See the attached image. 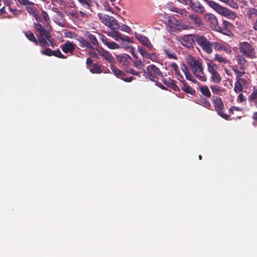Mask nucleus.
Instances as JSON below:
<instances>
[{
  "instance_id": "obj_1",
  "label": "nucleus",
  "mask_w": 257,
  "mask_h": 257,
  "mask_svg": "<svg viewBox=\"0 0 257 257\" xmlns=\"http://www.w3.org/2000/svg\"><path fill=\"white\" fill-rule=\"evenodd\" d=\"M186 59L195 76L201 81H206L207 76L204 72L202 60L196 59L190 55L187 56Z\"/></svg>"
},
{
  "instance_id": "obj_2",
  "label": "nucleus",
  "mask_w": 257,
  "mask_h": 257,
  "mask_svg": "<svg viewBox=\"0 0 257 257\" xmlns=\"http://www.w3.org/2000/svg\"><path fill=\"white\" fill-rule=\"evenodd\" d=\"M98 16L101 23L110 28V31L109 32H118L119 24L113 17L102 14H98Z\"/></svg>"
},
{
  "instance_id": "obj_3",
  "label": "nucleus",
  "mask_w": 257,
  "mask_h": 257,
  "mask_svg": "<svg viewBox=\"0 0 257 257\" xmlns=\"http://www.w3.org/2000/svg\"><path fill=\"white\" fill-rule=\"evenodd\" d=\"M195 42H196L202 49V50L208 54L212 53V42L209 41L207 39L203 36L196 35L195 36Z\"/></svg>"
},
{
  "instance_id": "obj_4",
  "label": "nucleus",
  "mask_w": 257,
  "mask_h": 257,
  "mask_svg": "<svg viewBox=\"0 0 257 257\" xmlns=\"http://www.w3.org/2000/svg\"><path fill=\"white\" fill-rule=\"evenodd\" d=\"M107 35L113 38L115 41L120 40L121 41V47L125 49H128L130 46L129 44L133 43L131 38L128 36H123L118 32H108Z\"/></svg>"
},
{
  "instance_id": "obj_5",
  "label": "nucleus",
  "mask_w": 257,
  "mask_h": 257,
  "mask_svg": "<svg viewBox=\"0 0 257 257\" xmlns=\"http://www.w3.org/2000/svg\"><path fill=\"white\" fill-rule=\"evenodd\" d=\"M239 49L240 52L247 57L253 58L255 56L254 49L247 42L240 43Z\"/></svg>"
},
{
  "instance_id": "obj_6",
  "label": "nucleus",
  "mask_w": 257,
  "mask_h": 257,
  "mask_svg": "<svg viewBox=\"0 0 257 257\" xmlns=\"http://www.w3.org/2000/svg\"><path fill=\"white\" fill-rule=\"evenodd\" d=\"M52 11L55 13L53 15V20L54 22L62 27H65V20L64 19V15L62 12L58 10V9L53 7Z\"/></svg>"
},
{
  "instance_id": "obj_7",
  "label": "nucleus",
  "mask_w": 257,
  "mask_h": 257,
  "mask_svg": "<svg viewBox=\"0 0 257 257\" xmlns=\"http://www.w3.org/2000/svg\"><path fill=\"white\" fill-rule=\"evenodd\" d=\"M213 101L215 105V110L217 111L218 114L222 118L227 119L229 116L223 113V103L221 99L217 96L213 97Z\"/></svg>"
},
{
  "instance_id": "obj_8",
  "label": "nucleus",
  "mask_w": 257,
  "mask_h": 257,
  "mask_svg": "<svg viewBox=\"0 0 257 257\" xmlns=\"http://www.w3.org/2000/svg\"><path fill=\"white\" fill-rule=\"evenodd\" d=\"M147 71V75L151 80H153V78L157 76H163L162 73L154 65L148 66Z\"/></svg>"
},
{
  "instance_id": "obj_9",
  "label": "nucleus",
  "mask_w": 257,
  "mask_h": 257,
  "mask_svg": "<svg viewBox=\"0 0 257 257\" xmlns=\"http://www.w3.org/2000/svg\"><path fill=\"white\" fill-rule=\"evenodd\" d=\"M99 39L102 42L104 45L110 49L114 50L118 49L120 48V46L118 44L113 41H110L104 35H100Z\"/></svg>"
},
{
  "instance_id": "obj_10",
  "label": "nucleus",
  "mask_w": 257,
  "mask_h": 257,
  "mask_svg": "<svg viewBox=\"0 0 257 257\" xmlns=\"http://www.w3.org/2000/svg\"><path fill=\"white\" fill-rule=\"evenodd\" d=\"M188 5L194 11L197 13L202 14L204 12V7L198 1L190 0Z\"/></svg>"
},
{
  "instance_id": "obj_11",
  "label": "nucleus",
  "mask_w": 257,
  "mask_h": 257,
  "mask_svg": "<svg viewBox=\"0 0 257 257\" xmlns=\"http://www.w3.org/2000/svg\"><path fill=\"white\" fill-rule=\"evenodd\" d=\"M26 8L28 13L32 15L37 22L41 21V18L39 16V12L35 7L34 4L28 5Z\"/></svg>"
},
{
  "instance_id": "obj_12",
  "label": "nucleus",
  "mask_w": 257,
  "mask_h": 257,
  "mask_svg": "<svg viewBox=\"0 0 257 257\" xmlns=\"http://www.w3.org/2000/svg\"><path fill=\"white\" fill-rule=\"evenodd\" d=\"M190 23L195 27H200L203 25L202 21L200 17L195 14H190L188 16Z\"/></svg>"
},
{
  "instance_id": "obj_13",
  "label": "nucleus",
  "mask_w": 257,
  "mask_h": 257,
  "mask_svg": "<svg viewBox=\"0 0 257 257\" xmlns=\"http://www.w3.org/2000/svg\"><path fill=\"white\" fill-rule=\"evenodd\" d=\"M181 69L183 72L184 74L185 75L186 78L192 82L193 83L196 84L197 83V80L194 78V77L192 75L191 73L189 71L187 67L184 64H182L181 65Z\"/></svg>"
},
{
  "instance_id": "obj_14",
  "label": "nucleus",
  "mask_w": 257,
  "mask_h": 257,
  "mask_svg": "<svg viewBox=\"0 0 257 257\" xmlns=\"http://www.w3.org/2000/svg\"><path fill=\"white\" fill-rule=\"evenodd\" d=\"M195 35L184 36L182 40V44L187 48H191L192 46V42H195Z\"/></svg>"
},
{
  "instance_id": "obj_15",
  "label": "nucleus",
  "mask_w": 257,
  "mask_h": 257,
  "mask_svg": "<svg viewBox=\"0 0 257 257\" xmlns=\"http://www.w3.org/2000/svg\"><path fill=\"white\" fill-rule=\"evenodd\" d=\"M135 36L139 41H140L143 45L146 46L148 49L150 50L153 49V45L147 37L139 34H136Z\"/></svg>"
},
{
  "instance_id": "obj_16",
  "label": "nucleus",
  "mask_w": 257,
  "mask_h": 257,
  "mask_svg": "<svg viewBox=\"0 0 257 257\" xmlns=\"http://www.w3.org/2000/svg\"><path fill=\"white\" fill-rule=\"evenodd\" d=\"M61 49L65 53L72 54L75 50V46L72 43L67 42L62 45Z\"/></svg>"
},
{
  "instance_id": "obj_17",
  "label": "nucleus",
  "mask_w": 257,
  "mask_h": 257,
  "mask_svg": "<svg viewBox=\"0 0 257 257\" xmlns=\"http://www.w3.org/2000/svg\"><path fill=\"white\" fill-rule=\"evenodd\" d=\"M98 52L99 54L108 62L111 63L114 61L113 57L108 51L102 49L100 50H98Z\"/></svg>"
},
{
  "instance_id": "obj_18",
  "label": "nucleus",
  "mask_w": 257,
  "mask_h": 257,
  "mask_svg": "<svg viewBox=\"0 0 257 257\" xmlns=\"http://www.w3.org/2000/svg\"><path fill=\"white\" fill-rule=\"evenodd\" d=\"M131 57L127 54L120 55L117 57V60L123 65H128L131 60Z\"/></svg>"
},
{
  "instance_id": "obj_19",
  "label": "nucleus",
  "mask_w": 257,
  "mask_h": 257,
  "mask_svg": "<svg viewBox=\"0 0 257 257\" xmlns=\"http://www.w3.org/2000/svg\"><path fill=\"white\" fill-rule=\"evenodd\" d=\"M204 19L206 21L210 22L214 26L218 25V20L217 18L212 14L208 13L204 16Z\"/></svg>"
},
{
  "instance_id": "obj_20",
  "label": "nucleus",
  "mask_w": 257,
  "mask_h": 257,
  "mask_svg": "<svg viewBox=\"0 0 257 257\" xmlns=\"http://www.w3.org/2000/svg\"><path fill=\"white\" fill-rule=\"evenodd\" d=\"M214 59L216 61L221 65L224 66L225 64H229V60L223 57L219 54H215L214 55Z\"/></svg>"
},
{
  "instance_id": "obj_21",
  "label": "nucleus",
  "mask_w": 257,
  "mask_h": 257,
  "mask_svg": "<svg viewBox=\"0 0 257 257\" xmlns=\"http://www.w3.org/2000/svg\"><path fill=\"white\" fill-rule=\"evenodd\" d=\"M212 47H213L214 49L216 51L224 50L227 53H230L231 52L230 50L226 48L221 44L216 42L212 43Z\"/></svg>"
},
{
  "instance_id": "obj_22",
  "label": "nucleus",
  "mask_w": 257,
  "mask_h": 257,
  "mask_svg": "<svg viewBox=\"0 0 257 257\" xmlns=\"http://www.w3.org/2000/svg\"><path fill=\"white\" fill-rule=\"evenodd\" d=\"M207 67L208 71L212 74L217 71V66L211 60L209 61L207 63Z\"/></svg>"
},
{
  "instance_id": "obj_23",
  "label": "nucleus",
  "mask_w": 257,
  "mask_h": 257,
  "mask_svg": "<svg viewBox=\"0 0 257 257\" xmlns=\"http://www.w3.org/2000/svg\"><path fill=\"white\" fill-rule=\"evenodd\" d=\"M111 70H112L114 75L118 78H122L125 75V73L121 71L114 66H111Z\"/></svg>"
},
{
  "instance_id": "obj_24",
  "label": "nucleus",
  "mask_w": 257,
  "mask_h": 257,
  "mask_svg": "<svg viewBox=\"0 0 257 257\" xmlns=\"http://www.w3.org/2000/svg\"><path fill=\"white\" fill-rule=\"evenodd\" d=\"M200 90L201 93L204 96L210 98L211 97V94L210 92V91L207 86H201L200 87Z\"/></svg>"
},
{
  "instance_id": "obj_25",
  "label": "nucleus",
  "mask_w": 257,
  "mask_h": 257,
  "mask_svg": "<svg viewBox=\"0 0 257 257\" xmlns=\"http://www.w3.org/2000/svg\"><path fill=\"white\" fill-rule=\"evenodd\" d=\"M211 74V79L214 83L217 84H219L220 83L221 80V77L217 71Z\"/></svg>"
},
{
  "instance_id": "obj_26",
  "label": "nucleus",
  "mask_w": 257,
  "mask_h": 257,
  "mask_svg": "<svg viewBox=\"0 0 257 257\" xmlns=\"http://www.w3.org/2000/svg\"><path fill=\"white\" fill-rule=\"evenodd\" d=\"M183 83V86L182 87V89L187 93H188L191 94H193L195 92V90L192 89L190 86L187 85L186 83L185 82V81L183 80L182 81Z\"/></svg>"
},
{
  "instance_id": "obj_27",
  "label": "nucleus",
  "mask_w": 257,
  "mask_h": 257,
  "mask_svg": "<svg viewBox=\"0 0 257 257\" xmlns=\"http://www.w3.org/2000/svg\"><path fill=\"white\" fill-rule=\"evenodd\" d=\"M25 35L29 40L34 42L36 45H38V40L36 39L35 36L31 32H25Z\"/></svg>"
},
{
  "instance_id": "obj_28",
  "label": "nucleus",
  "mask_w": 257,
  "mask_h": 257,
  "mask_svg": "<svg viewBox=\"0 0 257 257\" xmlns=\"http://www.w3.org/2000/svg\"><path fill=\"white\" fill-rule=\"evenodd\" d=\"M219 1L224 3L226 5L229 6V7L234 8V9H238V4L235 2L233 0H219Z\"/></svg>"
},
{
  "instance_id": "obj_29",
  "label": "nucleus",
  "mask_w": 257,
  "mask_h": 257,
  "mask_svg": "<svg viewBox=\"0 0 257 257\" xmlns=\"http://www.w3.org/2000/svg\"><path fill=\"white\" fill-rule=\"evenodd\" d=\"M76 40L81 44H82L83 46L86 47L87 48H92V46L89 43V42L85 40L83 37L78 36Z\"/></svg>"
},
{
  "instance_id": "obj_30",
  "label": "nucleus",
  "mask_w": 257,
  "mask_h": 257,
  "mask_svg": "<svg viewBox=\"0 0 257 257\" xmlns=\"http://www.w3.org/2000/svg\"><path fill=\"white\" fill-rule=\"evenodd\" d=\"M77 1L82 7L87 9L90 8L91 3V0H77Z\"/></svg>"
},
{
  "instance_id": "obj_31",
  "label": "nucleus",
  "mask_w": 257,
  "mask_h": 257,
  "mask_svg": "<svg viewBox=\"0 0 257 257\" xmlns=\"http://www.w3.org/2000/svg\"><path fill=\"white\" fill-rule=\"evenodd\" d=\"M210 88L212 92L214 94H219L224 91V89L221 88L219 86L216 85H211Z\"/></svg>"
},
{
  "instance_id": "obj_32",
  "label": "nucleus",
  "mask_w": 257,
  "mask_h": 257,
  "mask_svg": "<svg viewBox=\"0 0 257 257\" xmlns=\"http://www.w3.org/2000/svg\"><path fill=\"white\" fill-rule=\"evenodd\" d=\"M39 34L41 38L44 39H47L51 36L49 31H47L45 28L39 32Z\"/></svg>"
},
{
  "instance_id": "obj_33",
  "label": "nucleus",
  "mask_w": 257,
  "mask_h": 257,
  "mask_svg": "<svg viewBox=\"0 0 257 257\" xmlns=\"http://www.w3.org/2000/svg\"><path fill=\"white\" fill-rule=\"evenodd\" d=\"M90 71L92 73H99L101 72L100 67L95 64H93V67L90 69Z\"/></svg>"
},
{
  "instance_id": "obj_34",
  "label": "nucleus",
  "mask_w": 257,
  "mask_h": 257,
  "mask_svg": "<svg viewBox=\"0 0 257 257\" xmlns=\"http://www.w3.org/2000/svg\"><path fill=\"white\" fill-rule=\"evenodd\" d=\"M88 37L89 38V39L90 41H91V42L94 46H98V41H97V40L96 39V38L95 37V36H94L92 34H89L88 35Z\"/></svg>"
},
{
  "instance_id": "obj_35",
  "label": "nucleus",
  "mask_w": 257,
  "mask_h": 257,
  "mask_svg": "<svg viewBox=\"0 0 257 257\" xmlns=\"http://www.w3.org/2000/svg\"><path fill=\"white\" fill-rule=\"evenodd\" d=\"M38 45L41 47L44 48L48 46V42L46 38H41V39L38 40Z\"/></svg>"
},
{
  "instance_id": "obj_36",
  "label": "nucleus",
  "mask_w": 257,
  "mask_h": 257,
  "mask_svg": "<svg viewBox=\"0 0 257 257\" xmlns=\"http://www.w3.org/2000/svg\"><path fill=\"white\" fill-rule=\"evenodd\" d=\"M233 70L236 75V79H238V78H241L240 77L242 76L245 74V72L244 71H239L235 66L233 67Z\"/></svg>"
},
{
  "instance_id": "obj_37",
  "label": "nucleus",
  "mask_w": 257,
  "mask_h": 257,
  "mask_svg": "<svg viewBox=\"0 0 257 257\" xmlns=\"http://www.w3.org/2000/svg\"><path fill=\"white\" fill-rule=\"evenodd\" d=\"M42 16L44 21L49 24L50 22V19L48 13L44 10H42Z\"/></svg>"
},
{
  "instance_id": "obj_38",
  "label": "nucleus",
  "mask_w": 257,
  "mask_h": 257,
  "mask_svg": "<svg viewBox=\"0 0 257 257\" xmlns=\"http://www.w3.org/2000/svg\"><path fill=\"white\" fill-rule=\"evenodd\" d=\"M133 64L134 66L137 68L142 69L143 67H144V64L143 63L142 61L140 60H134Z\"/></svg>"
},
{
  "instance_id": "obj_39",
  "label": "nucleus",
  "mask_w": 257,
  "mask_h": 257,
  "mask_svg": "<svg viewBox=\"0 0 257 257\" xmlns=\"http://www.w3.org/2000/svg\"><path fill=\"white\" fill-rule=\"evenodd\" d=\"M64 36L66 38L71 39H77L78 36L74 33L71 31H68L64 33Z\"/></svg>"
},
{
  "instance_id": "obj_40",
  "label": "nucleus",
  "mask_w": 257,
  "mask_h": 257,
  "mask_svg": "<svg viewBox=\"0 0 257 257\" xmlns=\"http://www.w3.org/2000/svg\"><path fill=\"white\" fill-rule=\"evenodd\" d=\"M243 87L236 81L234 84V90L236 93H240L242 91Z\"/></svg>"
},
{
  "instance_id": "obj_41",
  "label": "nucleus",
  "mask_w": 257,
  "mask_h": 257,
  "mask_svg": "<svg viewBox=\"0 0 257 257\" xmlns=\"http://www.w3.org/2000/svg\"><path fill=\"white\" fill-rule=\"evenodd\" d=\"M236 60L238 63V64L240 65H244L246 62L245 59L240 55H238L236 57Z\"/></svg>"
},
{
  "instance_id": "obj_42",
  "label": "nucleus",
  "mask_w": 257,
  "mask_h": 257,
  "mask_svg": "<svg viewBox=\"0 0 257 257\" xmlns=\"http://www.w3.org/2000/svg\"><path fill=\"white\" fill-rule=\"evenodd\" d=\"M17 2L21 5H24L25 7L30 5H34V3L29 0H17Z\"/></svg>"
},
{
  "instance_id": "obj_43",
  "label": "nucleus",
  "mask_w": 257,
  "mask_h": 257,
  "mask_svg": "<svg viewBox=\"0 0 257 257\" xmlns=\"http://www.w3.org/2000/svg\"><path fill=\"white\" fill-rule=\"evenodd\" d=\"M41 54L48 56H51L53 55V51L49 48H47L46 49L42 51Z\"/></svg>"
},
{
  "instance_id": "obj_44",
  "label": "nucleus",
  "mask_w": 257,
  "mask_h": 257,
  "mask_svg": "<svg viewBox=\"0 0 257 257\" xmlns=\"http://www.w3.org/2000/svg\"><path fill=\"white\" fill-rule=\"evenodd\" d=\"M53 55L61 58H65V57L61 53L59 50L53 51Z\"/></svg>"
},
{
  "instance_id": "obj_45",
  "label": "nucleus",
  "mask_w": 257,
  "mask_h": 257,
  "mask_svg": "<svg viewBox=\"0 0 257 257\" xmlns=\"http://www.w3.org/2000/svg\"><path fill=\"white\" fill-rule=\"evenodd\" d=\"M171 66L173 68V69L174 70L176 74L177 75H178V76H180V77L181 78H183L182 76L180 75L179 70V68H178V67L176 63H172L171 64Z\"/></svg>"
},
{
  "instance_id": "obj_46",
  "label": "nucleus",
  "mask_w": 257,
  "mask_h": 257,
  "mask_svg": "<svg viewBox=\"0 0 257 257\" xmlns=\"http://www.w3.org/2000/svg\"><path fill=\"white\" fill-rule=\"evenodd\" d=\"M46 39L48 42V46H51L52 47L54 48L55 46V40L52 38L51 36Z\"/></svg>"
},
{
  "instance_id": "obj_47",
  "label": "nucleus",
  "mask_w": 257,
  "mask_h": 257,
  "mask_svg": "<svg viewBox=\"0 0 257 257\" xmlns=\"http://www.w3.org/2000/svg\"><path fill=\"white\" fill-rule=\"evenodd\" d=\"M242 87H246L247 85L246 81L243 78H238L237 81Z\"/></svg>"
},
{
  "instance_id": "obj_48",
  "label": "nucleus",
  "mask_w": 257,
  "mask_h": 257,
  "mask_svg": "<svg viewBox=\"0 0 257 257\" xmlns=\"http://www.w3.org/2000/svg\"><path fill=\"white\" fill-rule=\"evenodd\" d=\"M120 29L122 31H124V32H127V33H130L131 31V28L128 26H127V25H121L120 27Z\"/></svg>"
},
{
  "instance_id": "obj_49",
  "label": "nucleus",
  "mask_w": 257,
  "mask_h": 257,
  "mask_svg": "<svg viewBox=\"0 0 257 257\" xmlns=\"http://www.w3.org/2000/svg\"><path fill=\"white\" fill-rule=\"evenodd\" d=\"M138 51L144 58L148 53L145 49L141 47H138Z\"/></svg>"
},
{
  "instance_id": "obj_50",
  "label": "nucleus",
  "mask_w": 257,
  "mask_h": 257,
  "mask_svg": "<svg viewBox=\"0 0 257 257\" xmlns=\"http://www.w3.org/2000/svg\"><path fill=\"white\" fill-rule=\"evenodd\" d=\"M177 13L181 15L182 16H186L188 12L185 9H178L177 10Z\"/></svg>"
},
{
  "instance_id": "obj_51",
  "label": "nucleus",
  "mask_w": 257,
  "mask_h": 257,
  "mask_svg": "<svg viewBox=\"0 0 257 257\" xmlns=\"http://www.w3.org/2000/svg\"><path fill=\"white\" fill-rule=\"evenodd\" d=\"M127 72L133 75H138L139 73L133 68H129L127 69Z\"/></svg>"
},
{
  "instance_id": "obj_52",
  "label": "nucleus",
  "mask_w": 257,
  "mask_h": 257,
  "mask_svg": "<svg viewBox=\"0 0 257 257\" xmlns=\"http://www.w3.org/2000/svg\"><path fill=\"white\" fill-rule=\"evenodd\" d=\"M35 28L39 32H40L41 31H42L44 29V28L42 27V26L40 24H39V23H37V24H35Z\"/></svg>"
},
{
  "instance_id": "obj_53",
  "label": "nucleus",
  "mask_w": 257,
  "mask_h": 257,
  "mask_svg": "<svg viewBox=\"0 0 257 257\" xmlns=\"http://www.w3.org/2000/svg\"><path fill=\"white\" fill-rule=\"evenodd\" d=\"M251 100L257 99V89H255L250 96Z\"/></svg>"
},
{
  "instance_id": "obj_54",
  "label": "nucleus",
  "mask_w": 257,
  "mask_h": 257,
  "mask_svg": "<svg viewBox=\"0 0 257 257\" xmlns=\"http://www.w3.org/2000/svg\"><path fill=\"white\" fill-rule=\"evenodd\" d=\"M223 26L226 29L230 28L231 27V23L226 21H223Z\"/></svg>"
},
{
  "instance_id": "obj_55",
  "label": "nucleus",
  "mask_w": 257,
  "mask_h": 257,
  "mask_svg": "<svg viewBox=\"0 0 257 257\" xmlns=\"http://www.w3.org/2000/svg\"><path fill=\"white\" fill-rule=\"evenodd\" d=\"M152 61H156L157 59V57L155 53L150 54V59Z\"/></svg>"
},
{
  "instance_id": "obj_56",
  "label": "nucleus",
  "mask_w": 257,
  "mask_h": 257,
  "mask_svg": "<svg viewBox=\"0 0 257 257\" xmlns=\"http://www.w3.org/2000/svg\"><path fill=\"white\" fill-rule=\"evenodd\" d=\"M69 14L75 18L79 17V13L77 12L71 11L69 12Z\"/></svg>"
},
{
  "instance_id": "obj_57",
  "label": "nucleus",
  "mask_w": 257,
  "mask_h": 257,
  "mask_svg": "<svg viewBox=\"0 0 257 257\" xmlns=\"http://www.w3.org/2000/svg\"><path fill=\"white\" fill-rule=\"evenodd\" d=\"M238 99L240 102H242L245 100V98L242 93H240L238 95Z\"/></svg>"
},
{
  "instance_id": "obj_58",
  "label": "nucleus",
  "mask_w": 257,
  "mask_h": 257,
  "mask_svg": "<svg viewBox=\"0 0 257 257\" xmlns=\"http://www.w3.org/2000/svg\"><path fill=\"white\" fill-rule=\"evenodd\" d=\"M167 54L168 57L170 58L174 59L177 58L176 55L174 53H170L169 52H167Z\"/></svg>"
},
{
  "instance_id": "obj_59",
  "label": "nucleus",
  "mask_w": 257,
  "mask_h": 257,
  "mask_svg": "<svg viewBox=\"0 0 257 257\" xmlns=\"http://www.w3.org/2000/svg\"><path fill=\"white\" fill-rule=\"evenodd\" d=\"M121 79H122L125 82H131L132 81L133 77L131 76L125 78H122Z\"/></svg>"
},
{
  "instance_id": "obj_60",
  "label": "nucleus",
  "mask_w": 257,
  "mask_h": 257,
  "mask_svg": "<svg viewBox=\"0 0 257 257\" xmlns=\"http://www.w3.org/2000/svg\"><path fill=\"white\" fill-rule=\"evenodd\" d=\"M92 61L90 58H87L86 59V63L87 65H89L92 64Z\"/></svg>"
},
{
  "instance_id": "obj_61",
  "label": "nucleus",
  "mask_w": 257,
  "mask_h": 257,
  "mask_svg": "<svg viewBox=\"0 0 257 257\" xmlns=\"http://www.w3.org/2000/svg\"><path fill=\"white\" fill-rule=\"evenodd\" d=\"M230 110H231V111H233V110H237V111H240V110H241L240 108H238V107H232L230 109Z\"/></svg>"
},
{
  "instance_id": "obj_62",
  "label": "nucleus",
  "mask_w": 257,
  "mask_h": 257,
  "mask_svg": "<svg viewBox=\"0 0 257 257\" xmlns=\"http://www.w3.org/2000/svg\"><path fill=\"white\" fill-rule=\"evenodd\" d=\"M170 21L171 22H172V24H176V23H178V21H176V20L175 19H174V18L171 19L170 20Z\"/></svg>"
},
{
  "instance_id": "obj_63",
  "label": "nucleus",
  "mask_w": 257,
  "mask_h": 257,
  "mask_svg": "<svg viewBox=\"0 0 257 257\" xmlns=\"http://www.w3.org/2000/svg\"><path fill=\"white\" fill-rule=\"evenodd\" d=\"M252 118L254 120H257V112H255L253 114Z\"/></svg>"
},
{
  "instance_id": "obj_64",
  "label": "nucleus",
  "mask_w": 257,
  "mask_h": 257,
  "mask_svg": "<svg viewBox=\"0 0 257 257\" xmlns=\"http://www.w3.org/2000/svg\"><path fill=\"white\" fill-rule=\"evenodd\" d=\"M253 28L254 30L257 31V18L255 22V23L253 24Z\"/></svg>"
}]
</instances>
